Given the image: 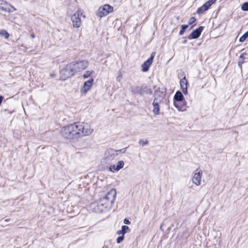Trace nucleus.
Wrapping results in <instances>:
<instances>
[{
  "mask_svg": "<svg viewBox=\"0 0 248 248\" xmlns=\"http://www.w3.org/2000/svg\"><path fill=\"white\" fill-rule=\"evenodd\" d=\"M60 134L63 138L67 140H73L79 139L76 123L62 127Z\"/></svg>",
  "mask_w": 248,
  "mask_h": 248,
  "instance_id": "1",
  "label": "nucleus"
},
{
  "mask_svg": "<svg viewBox=\"0 0 248 248\" xmlns=\"http://www.w3.org/2000/svg\"><path fill=\"white\" fill-rule=\"evenodd\" d=\"M117 192L115 189H111L106 194L105 197L99 200L101 205L104 206L108 210L113 206L116 197Z\"/></svg>",
  "mask_w": 248,
  "mask_h": 248,
  "instance_id": "2",
  "label": "nucleus"
},
{
  "mask_svg": "<svg viewBox=\"0 0 248 248\" xmlns=\"http://www.w3.org/2000/svg\"><path fill=\"white\" fill-rule=\"evenodd\" d=\"M76 124L79 138L88 136L93 132L91 124L88 123L78 122Z\"/></svg>",
  "mask_w": 248,
  "mask_h": 248,
  "instance_id": "3",
  "label": "nucleus"
},
{
  "mask_svg": "<svg viewBox=\"0 0 248 248\" xmlns=\"http://www.w3.org/2000/svg\"><path fill=\"white\" fill-rule=\"evenodd\" d=\"M83 14V12L80 9H78L76 13H75L71 17L73 26L74 28H78L81 25V18Z\"/></svg>",
  "mask_w": 248,
  "mask_h": 248,
  "instance_id": "4",
  "label": "nucleus"
},
{
  "mask_svg": "<svg viewBox=\"0 0 248 248\" xmlns=\"http://www.w3.org/2000/svg\"><path fill=\"white\" fill-rule=\"evenodd\" d=\"M203 175V171L200 168L197 169L193 173L191 179L193 184L196 186H199L202 184V179Z\"/></svg>",
  "mask_w": 248,
  "mask_h": 248,
  "instance_id": "5",
  "label": "nucleus"
},
{
  "mask_svg": "<svg viewBox=\"0 0 248 248\" xmlns=\"http://www.w3.org/2000/svg\"><path fill=\"white\" fill-rule=\"evenodd\" d=\"M113 10V8L112 6L108 4H105L99 8L97 14L100 17H102L112 12Z\"/></svg>",
  "mask_w": 248,
  "mask_h": 248,
  "instance_id": "6",
  "label": "nucleus"
},
{
  "mask_svg": "<svg viewBox=\"0 0 248 248\" xmlns=\"http://www.w3.org/2000/svg\"><path fill=\"white\" fill-rule=\"evenodd\" d=\"M16 10L13 6L9 4L3 0H0V11L5 12H13Z\"/></svg>",
  "mask_w": 248,
  "mask_h": 248,
  "instance_id": "7",
  "label": "nucleus"
},
{
  "mask_svg": "<svg viewBox=\"0 0 248 248\" xmlns=\"http://www.w3.org/2000/svg\"><path fill=\"white\" fill-rule=\"evenodd\" d=\"M101 202L98 201L97 202H94L91 204L90 207L92 210L97 213H100L104 211L105 210H108L104 206L100 204Z\"/></svg>",
  "mask_w": 248,
  "mask_h": 248,
  "instance_id": "8",
  "label": "nucleus"
},
{
  "mask_svg": "<svg viewBox=\"0 0 248 248\" xmlns=\"http://www.w3.org/2000/svg\"><path fill=\"white\" fill-rule=\"evenodd\" d=\"M93 79L91 78L88 80L84 82L82 87L80 89V93L81 94H85L91 89L93 86Z\"/></svg>",
  "mask_w": 248,
  "mask_h": 248,
  "instance_id": "9",
  "label": "nucleus"
},
{
  "mask_svg": "<svg viewBox=\"0 0 248 248\" xmlns=\"http://www.w3.org/2000/svg\"><path fill=\"white\" fill-rule=\"evenodd\" d=\"M155 55V53L153 52L151 57L141 65L142 71L143 72H146L148 71L149 68L153 62Z\"/></svg>",
  "mask_w": 248,
  "mask_h": 248,
  "instance_id": "10",
  "label": "nucleus"
},
{
  "mask_svg": "<svg viewBox=\"0 0 248 248\" xmlns=\"http://www.w3.org/2000/svg\"><path fill=\"white\" fill-rule=\"evenodd\" d=\"M216 1V0H209L206 1L202 6L197 10V13L202 14L206 11Z\"/></svg>",
  "mask_w": 248,
  "mask_h": 248,
  "instance_id": "11",
  "label": "nucleus"
},
{
  "mask_svg": "<svg viewBox=\"0 0 248 248\" xmlns=\"http://www.w3.org/2000/svg\"><path fill=\"white\" fill-rule=\"evenodd\" d=\"M76 67L78 72L86 68L88 66V62L83 60L75 62Z\"/></svg>",
  "mask_w": 248,
  "mask_h": 248,
  "instance_id": "12",
  "label": "nucleus"
},
{
  "mask_svg": "<svg viewBox=\"0 0 248 248\" xmlns=\"http://www.w3.org/2000/svg\"><path fill=\"white\" fill-rule=\"evenodd\" d=\"M124 163L123 161H119L118 162L117 165H110L109 167V170L112 172H114L115 171H119L124 167Z\"/></svg>",
  "mask_w": 248,
  "mask_h": 248,
  "instance_id": "13",
  "label": "nucleus"
},
{
  "mask_svg": "<svg viewBox=\"0 0 248 248\" xmlns=\"http://www.w3.org/2000/svg\"><path fill=\"white\" fill-rule=\"evenodd\" d=\"M65 67L66 68L67 70L71 73L73 76L78 72L76 67L75 62H71L67 64Z\"/></svg>",
  "mask_w": 248,
  "mask_h": 248,
  "instance_id": "14",
  "label": "nucleus"
},
{
  "mask_svg": "<svg viewBox=\"0 0 248 248\" xmlns=\"http://www.w3.org/2000/svg\"><path fill=\"white\" fill-rule=\"evenodd\" d=\"M65 67L66 68L67 70L71 73L73 76L78 72L76 67L75 62H71L67 64Z\"/></svg>",
  "mask_w": 248,
  "mask_h": 248,
  "instance_id": "15",
  "label": "nucleus"
},
{
  "mask_svg": "<svg viewBox=\"0 0 248 248\" xmlns=\"http://www.w3.org/2000/svg\"><path fill=\"white\" fill-rule=\"evenodd\" d=\"M60 75L61 79L63 80L73 76L71 73L67 70L66 67L60 71Z\"/></svg>",
  "mask_w": 248,
  "mask_h": 248,
  "instance_id": "16",
  "label": "nucleus"
},
{
  "mask_svg": "<svg viewBox=\"0 0 248 248\" xmlns=\"http://www.w3.org/2000/svg\"><path fill=\"white\" fill-rule=\"evenodd\" d=\"M180 84L181 86V89L183 93L186 94L187 93V81L186 79V78L184 77L182 79L180 80Z\"/></svg>",
  "mask_w": 248,
  "mask_h": 248,
  "instance_id": "17",
  "label": "nucleus"
},
{
  "mask_svg": "<svg viewBox=\"0 0 248 248\" xmlns=\"http://www.w3.org/2000/svg\"><path fill=\"white\" fill-rule=\"evenodd\" d=\"M174 106L179 111H185L186 110V106L185 102H174Z\"/></svg>",
  "mask_w": 248,
  "mask_h": 248,
  "instance_id": "18",
  "label": "nucleus"
},
{
  "mask_svg": "<svg viewBox=\"0 0 248 248\" xmlns=\"http://www.w3.org/2000/svg\"><path fill=\"white\" fill-rule=\"evenodd\" d=\"M202 31V28L201 27L193 31L191 34V37H189V39H197L198 38Z\"/></svg>",
  "mask_w": 248,
  "mask_h": 248,
  "instance_id": "19",
  "label": "nucleus"
},
{
  "mask_svg": "<svg viewBox=\"0 0 248 248\" xmlns=\"http://www.w3.org/2000/svg\"><path fill=\"white\" fill-rule=\"evenodd\" d=\"M174 99L176 101L175 102H181L183 100L184 96L181 92L177 91L174 95Z\"/></svg>",
  "mask_w": 248,
  "mask_h": 248,
  "instance_id": "20",
  "label": "nucleus"
},
{
  "mask_svg": "<svg viewBox=\"0 0 248 248\" xmlns=\"http://www.w3.org/2000/svg\"><path fill=\"white\" fill-rule=\"evenodd\" d=\"M126 149L124 148L119 150H109L108 151V153L111 155H113L114 156H117L118 155V153H124L125 152Z\"/></svg>",
  "mask_w": 248,
  "mask_h": 248,
  "instance_id": "21",
  "label": "nucleus"
},
{
  "mask_svg": "<svg viewBox=\"0 0 248 248\" xmlns=\"http://www.w3.org/2000/svg\"><path fill=\"white\" fill-rule=\"evenodd\" d=\"M154 108L153 111L155 115H158L159 114V107L157 103L154 101L153 103Z\"/></svg>",
  "mask_w": 248,
  "mask_h": 248,
  "instance_id": "22",
  "label": "nucleus"
},
{
  "mask_svg": "<svg viewBox=\"0 0 248 248\" xmlns=\"http://www.w3.org/2000/svg\"><path fill=\"white\" fill-rule=\"evenodd\" d=\"M0 36L5 39H8L10 36V34L5 30H0Z\"/></svg>",
  "mask_w": 248,
  "mask_h": 248,
  "instance_id": "23",
  "label": "nucleus"
},
{
  "mask_svg": "<svg viewBox=\"0 0 248 248\" xmlns=\"http://www.w3.org/2000/svg\"><path fill=\"white\" fill-rule=\"evenodd\" d=\"M188 27V25H182L181 26V30H180V32H179V34L182 35L183 34L184 32V31Z\"/></svg>",
  "mask_w": 248,
  "mask_h": 248,
  "instance_id": "24",
  "label": "nucleus"
},
{
  "mask_svg": "<svg viewBox=\"0 0 248 248\" xmlns=\"http://www.w3.org/2000/svg\"><path fill=\"white\" fill-rule=\"evenodd\" d=\"M248 37V34L246 32L239 39V41L240 42H244L246 38Z\"/></svg>",
  "mask_w": 248,
  "mask_h": 248,
  "instance_id": "25",
  "label": "nucleus"
},
{
  "mask_svg": "<svg viewBox=\"0 0 248 248\" xmlns=\"http://www.w3.org/2000/svg\"><path fill=\"white\" fill-rule=\"evenodd\" d=\"M93 73V71H87L83 75V77L84 78H87L89 77Z\"/></svg>",
  "mask_w": 248,
  "mask_h": 248,
  "instance_id": "26",
  "label": "nucleus"
},
{
  "mask_svg": "<svg viewBox=\"0 0 248 248\" xmlns=\"http://www.w3.org/2000/svg\"><path fill=\"white\" fill-rule=\"evenodd\" d=\"M241 9L243 11H248V2L243 3L241 6Z\"/></svg>",
  "mask_w": 248,
  "mask_h": 248,
  "instance_id": "27",
  "label": "nucleus"
},
{
  "mask_svg": "<svg viewBox=\"0 0 248 248\" xmlns=\"http://www.w3.org/2000/svg\"><path fill=\"white\" fill-rule=\"evenodd\" d=\"M129 230V227L127 226L124 225L122 227V231L124 232V233L127 232Z\"/></svg>",
  "mask_w": 248,
  "mask_h": 248,
  "instance_id": "28",
  "label": "nucleus"
},
{
  "mask_svg": "<svg viewBox=\"0 0 248 248\" xmlns=\"http://www.w3.org/2000/svg\"><path fill=\"white\" fill-rule=\"evenodd\" d=\"M139 144L141 145L142 146H144L148 144V141L147 140H140L139 142Z\"/></svg>",
  "mask_w": 248,
  "mask_h": 248,
  "instance_id": "29",
  "label": "nucleus"
},
{
  "mask_svg": "<svg viewBox=\"0 0 248 248\" xmlns=\"http://www.w3.org/2000/svg\"><path fill=\"white\" fill-rule=\"evenodd\" d=\"M124 237L123 235L119 236L117 239V242L118 243H120L121 242H122L124 240Z\"/></svg>",
  "mask_w": 248,
  "mask_h": 248,
  "instance_id": "30",
  "label": "nucleus"
},
{
  "mask_svg": "<svg viewBox=\"0 0 248 248\" xmlns=\"http://www.w3.org/2000/svg\"><path fill=\"white\" fill-rule=\"evenodd\" d=\"M196 19L194 17H191L189 19V24H191L195 21Z\"/></svg>",
  "mask_w": 248,
  "mask_h": 248,
  "instance_id": "31",
  "label": "nucleus"
},
{
  "mask_svg": "<svg viewBox=\"0 0 248 248\" xmlns=\"http://www.w3.org/2000/svg\"><path fill=\"white\" fill-rule=\"evenodd\" d=\"M117 233L118 234V235H121L122 234V235H123L124 236V234H125L124 233V232H122V229L121 230H118L117 232Z\"/></svg>",
  "mask_w": 248,
  "mask_h": 248,
  "instance_id": "32",
  "label": "nucleus"
},
{
  "mask_svg": "<svg viewBox=\"0 0 248 248\" xmlns=\"http://www.w3.org/2000/svg\"><path fill=\"white\" fill-rule=\"evenodd\" d=\"M124 223L125 224H130V222L129 221V220L127 219V218H125L124 220Z\"/></svg>",
  "mask_w": 248,
  "mask_h": 248,
  "instance_id": "33",
  "label": "nucleus"
},
{
  "mask_svg": "<svg viewBox=\"0 0 248 248\" xmlns=\"http://www.w3.org/2000/svg\"><path fill=\"white\" fill-rule=\"evenodd\" d=\"M138 88V87H131V91L132 92L135 93L136 90Z\"/></svg>",
  "mask_w": 248,
  "mask_h": 248,
  "instance_id": "34",
  "label": "nucleus"
},
{
  "mask_svg": "<svg viewBox=\"0 0 248 248\" xmlns=\"http://www.w3.org/2000/svg\"><path fill=\"white\" fill-rule=\"evenodd\" d=\"M9 221V220H8V219H5V220H4V221H1V223H2V224H4V223H3V222H4H4H7V221Z\"/></svg>",
  "mask_w": 248,
  "mask_h": 248,
  "instance_id": "35",
  "label": "nucleus"
},
{
  "mask_svg": "<svg viewBox=\"0 0 248 248\" xmlns=\"http://www.w3.org/2000/svg\"><path fill=\"white\" fill-rule=\"evenodd\" d=\"M243 58V55H241L240 57V60L242 59Z\"/></svg>",
  "mask_w": 248,
  "mask_h": 248,
  "instance_id": "36",
  "label": "nucleus"
},
{
  "mask_svg": "<svg viewBox=\"0 0 248 248\" xmlns=\"http://www.w3.org/2000/svg\"><path fill=\"white\" fill-rule=\"evenodd\" d=\"M102 248H108V247L104 246Z\"/></svg>",
  "mask_w": 248,
  "mask_h": 248,
  "instance_id": "37",
  "label": "nucleus"
},
{
  "mask_svg": "<svg viewBox=\"0 0 248 248\" xmlns=\"http://www.w3.org/2000/svg\"><path fill=\"white\" fill-rule=\"evenodd\" d=\"M31 37H32V38H34V35H31Z\"/></svg>",
  "mask_w": 248,
  "mask_h": 248,
  "instance_id": "38",
  "label": "nucleus"
},
{
  "mask_svg": "<svg viewBox=\"0 0 248 248\" xmlns=\"http://www.w3.org/2000/svg\"><path fill=\"white\" fill-rule=\"evenodd\" d=\"M246 32L248 34V31Z\"/></svg>",
  "mask_w": 248,
  "mask_h": 248,
  "instance_id": "39",
  "label": "nucleus"
}]
</instances>
